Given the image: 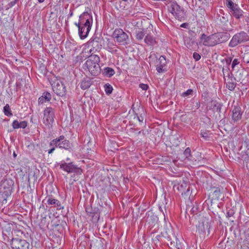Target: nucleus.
I'll list each match as a JSON object with an SVG mask.
<instances>
[{"mask_svg":"<svg viewBox=\"0 0 249 249\" xmlns=\"http://www.w3.org/2000/svg\"><path fill=\"white\" fill-rule=\"evenodd\" d=\"M229 36L226 33H217L207 36L203 34L200 36V41L206 46L213 47L217 44L226 42Z\"/></svg>","mask_w":249,"mask_h":249,"instance_id":"obj_1","label":"nucleus"},{"mask_svg":"<svg viewBox=\"0 0 249 249\" xmlns=\"http://www.w3.org/2000/svg\"><path fill=\"white\" fill-rule=\"evenodd\" d=\"M100 57L96 54H91L83 65L84 71L91 76H96L100 73L99 64Z\"/></svg>","mask_w":249,"mask_h":249,"instance_id":"obj_2","label":"nucleus"},{"mask_svg":"<svg viewBox=\"0 0 249 249\" xmlns=\"http://www.w3.org/2000/svg\"><path fill=\"white\" fill-rule=\"evenodd\" d=\"M168 11L171 13L176 19L182 21L184 20L185 13L183 8L178 4L176 1H168L166 4Z\"/></svg>","mask_w":249,"mask_h":249,"instance_id":"obj_3","label":"nucleus"},{"mask_svg":"<svg viewBox=\"0 0 249 249\" xmlns=\"http://www.w3.org/2000/svg\"><path fill=\"white\" fill-rule=\"evenodd\" d=\"M248 40H249V36L247 33L245 32H240L233 36L229 43V46L233 47L239 44L244 43Z\"/></svg>","mask_w":249,"mask_h":249,"instance_id":"obj_4","label":"nucleus"},{"mask_svg":"<svg viewBox=\"0 0 249 249\" xmlns=\"http://www.w3.org/2000/svg\"><path fill=\"white\" fill-rule=\"evenodd\" d=\"M226 4L227 7L230 9V14L231 16L237 19H240L243 16V10L231 0H226Z\"/></svg>","mask_w":249,"mask_h":249,"instance_id":"obj_5","label":"nucleus"},{"mask_svg":"<svg viewBox=\"0 0 249 249\" xmlns=\"http://www.w3.org/2000/svg\"><path fill=\"white\" fill-rule=\"evenodd\" d=\"M113 36L117 42L122 45H126L129 43L128 36L121 29H116L113 32Z\"/></svg>","mask_w":249,"mask_h":249,"instance_id":"obj_6","label":"nucleus"},{"mask_svg":"<svg viewBox=\"0 0 249 249\" xmlns=\"http://www.w3.org/2000/svg\"><path fill=\"white\" fill-rule=\"evenodd\" d=\"M196 228L197 231L200 235L204 236L206 234L208 235L210 234V225L208 219L204 218L199 221Z\"/></svg>","mask_w":249,"mask_h":249,"instance_id":"obj_7","label":"nucleus"},{"mask_svg":"<svg viewBox=\"0 0 249 249\" xmlns=\"http://www.w3.org/2000/svg\"><path fill=\"white\" fill-rule=\"evenodd\" d=\"M43 122L46 126L50 127L54 122V112L52 107H46L44 110Z\"/></svg>","mask_w":249,"mask_h":249,"instance_id":"obj_8","label":"nucleus"},{"mask_svg":"<svg viewBox=\"0 0 249 249\" xmlns=\"http://www.w3.org/2000/svg\"><path fill=\"white\" fill-rule=\"evenodd\" d=\"M81 27L87 28V32H89L93 22L92 16L88 13H84L80 16Z\"/></svg>","mask_w":249,"mask_h":249,"instance_id":"obj_9","label":"nucleus"},{"mask_svg":"<svg viewBox=\"0 0 249 249\" xmlns=\"http://www.w3.org/2000/svg\"><path fill=\"white\" fill-rule=\"evenodd\" d=\"M11 246L13 249H29L30 244L25 240L20 238H13Z\"/></svg>","mask_w":249,"mask_h":249,"instance_id":"obj_10","label":"nucleus"},{"mask_svg":"<svg viewBox=\"0 0 249 249\" xmlns=\"http://www.w3.org/2000/svg\"><path fill=\"white\" fill-rule=\"evenodd\" d=\"M89 52L92 54L99 51L102 48V44L98 37L90 39L87 43Z\"/></svg>","mask_w":249,"mask_h":249,"instance_id":"obj_11","label":"nucleus"},{"mask_svg":"<svg viewBox=\"0 0 249 249\" xmlns=\"http://www.w3.org/2000/svg\"><path fill=\"white\" fill-rule=\"evenodd\" d=\"M60 167L61 169L68 173H74L77 174H81L82 173L81 169L72 164V162L68 163L66 162L62 163L60 164Z\"/></svg>","mask_w":249,"mask_h":249,"instance_id":"obj_12","label":"nucleus"},{"mask_svg":"<svg viewBox=\"0 0 249 249\" xmlns=\"http://www.w3.org/2000/svg\"><path fill=\"white\" fill-rule=\"evenodd\" d=\"M51 145H55L59 148L68 149L70 147V143L68 140L65 139L64 136H61L58 138L53 140L50 143Z\"/></svg>","mask_w":249,"mask_h":249,"instance_id":"obj_13","label":"nucleus"},{"mask_svg":"<svg viewBox=\"0 0 249 249\" xmlns=\"http://www.w3.org/2000/svg\"><path fill=\"white\" fill-rule=\"evenodd\" d=\"M53 89L54 93L59 96H63L66 94V87L64 83L60 81L54 82Z\"/></svg>","mask_w":249,"mask_h":249,"instance_id":"obj_14","label":"nucleus"},{"mask_svg":"<svg viewBox=\"0 0 249 249\" xmlns=\"http://www.w3.org/2000/svg\"><path fill=\"white\" fill-rule=\"evenodd\" d=\"M166 60L165 57L161 55L156 62V70L162 73L165 71Z\"/></svg>","mask_w":249,"mask_h":249,"instance_id":"obj_15","label":"nucleus"},{"mask_svg":"<svg viewBox=\"0 0 249 249\" xmlns=\"http://www.w3.org/2000/svg\"><path fill=\"white\" fill-rule=\"evenodd\" d=\"M14 182L12 179H4L1 183V187L7 193H11Z\"/></svg>","mask_w":249,"mask_h":249,"instance_id":"obj_16","label":"nucleus"},{"mask_svg":"<svg viewBox=\"0 0 249 249\" xmlns=\"http://www.w3.org/2000/svg\"><path fill=\"white\" fill-rule=\"evenodd\" d=\"M235 79L233 76L228 78H225V82L226 85V87L230 90L234 89L236 83L235 82Z\"/></svg>","mask_w":249,"mask_h":249,"instance_id":"obj_17","label":"nucleus"},{"mask_svg":"<svg viewBox=\"0 0 249 249\" xmlns=\"http://www.w3.org/2000/svg\"><path fill=\"white\" fill-rule=\"evenodd\" d=\"M241 107L239 106H234L232 110V120L234 122H237L241 119Z\"/></svg>","mask_w":249,"mask_h":249,"instance_id":"obj_18","label":"nucleus"},{"mask_svg":"<svg viewBox=\"0 0 249 249\" xmlns=\"http://www.w3.org/2000/svg\"><path fill=\"white\" fill-rule=\"evenodd\" d=\"M158 217L154 215L152 213L148 212L146 214L145 218L146 222L150 225V226H153L158 221Z\"/></svg>","mask_w":249,"mask_h":249,"instance_id":"obj_19","label":"nucleus"},{"mask_svg":"<svg viewBox=\"0 0 249 249\" xmlns=\"http://www.w3.org/2000/svg\"><path fill=\"white\" fill-rule=\"evenodd\" d=\"M47 202L49 205H53L57 208V210L63 209V207L61 206V202L57 199L53 198L52 196H48Z\"/></svg>","mask_w":249,"mask_h":249,"instance_id":"obj_20","label":"nucleus"},{"mask_svg":"<svg viewBox=\"0 0 249 249\" xmlns=\"http://www.w3.org/2000/svg\"><path fill=\"white\" fill-rule=\"evenodd\" d=\"M51 98V94L48 92H45L42 94V95L38 98V104H43L47 102H49Z\"/></svg>","mask_w":249,"mask_h":249,"instance_id":"obj_21","label":"nucleus"},{"mask_svg":"<svg viewBox=\"0 0 249 249\" xmlns=\"http://www.w3.org/2000/svg\"><path fill=\"white\" fill-rule=\"evenodd\" d=\"M27 125V122L25 121L18 122L17 120H15L12 124V126L14 129L25 128Z\"/></svg>","mask_w":249,"mask_h":249,"instance_id":"obj_22","label":"nucleus"},{"mask_svg":"<svg viewBox=\"0 0 249 249\" xmlns=\"http://www.w3.org/2000/svg\"><path fill=\"white\" fill-rule=\"evenodd\" d=\"M92 84L89 78H84L81 83L80 87L83 89H86L90 87Z\"/></svg>","mask_w":249,"mask_h":249,"instance_id":"obj_23","label":"nucleus"},{"mask_svg":"<svg viewBox=\"0 0 249 249\" xmlns=\"http://www.w3.org/2000/svg\"><path fill=\"white\" fill-rule=\"evenodd\" d=\"M87 28L84 27H79L78 34L81 39H84L88 36L89 32H87Z\"/></svg>","mask_w":249,"mask_h":249,"instance_id":"obj_24","label":"nucleus"},{"mask_svg":"<svg viewBox=\"0 0 249 249\" xmlns=\"http://www.w3.org/2000/svg\"><path fill=\"white\" fill-rule=\"evenodd\" d=\"M144 42L149 45H154L156 42L155 38L151 35H147L144 38Z\"/></svg>","mask_w":249,"mask_h":249,"instance_id":"obj_25","label":"nucleus"},{"mask_svg":"<svg viewBox=\"0 0 249 249\" xmlns=\"http://www.w3.org/2000/svg\"><path fill=\"white\" fill-rule=\"evenodd\" d=\"M145 35V33L143 30H139L136 31V38L138 40H142Z\"/></svg>","mask_w":249,"mask_h":249,"instance_id":"obj_26","label":"nucleus"},{"mask_svg":"<svg viewBox=\"0 0 249 249\" xmlns=\"http://www.w3.org/2000/svg\"><path fill=\"white\" fill-rule=\"evenodd\" d=\"M222 71L224 75V78L225 79V78H228L233 76L232 73L230 71V69L228 67H227L226 68H223Z\"/></svg>","mask_w":249,"mask_h":249,"instance_id":"obj_27","label":"nucleus"},{"mask_svg":"<svg viewBox=\"0 0 249 249\" xmlns=\"http://www.w3.org/2000/svg\"><path fill=\"white\" fill-rule=\"evenodd\" d=\"M104 73L106 75L111 77L115 73L114 70L109 67H107L104 69Z\"/></svg>","mask_w":249,"mask_h":249,"instance_id":"obj_28","label":"nucleus"},{"mask_svg":"<svg viewBox=\"0 0 249 249\" xmlns=\"http://www.w3.org/2000/svg\"><path fill=\"white\" fill-rule=\"evenodd\" d=\"M3 111L4 114L7 116H11L13 115L10 107L8 104H6L4 107Z\"/></svg>","mask_w":249,"mask_h":249,"instance_id":"obj_29","label":"nucleus"},{"mask_svg":"<svg viewBox=\"0 0 249 249\" xmlns=\"http://www.w3.org/2000/svg\"><path fill=\"white\" fill-rule=\"evenodd\" d=\"M105 91L107 94H110L113 90L112 87L109 84H106L104 86Z\"/></svg>","mask_w":249,"mask_h":249,"instance_id":"obj_30","label":"nucleus"},{"mask_svg":"<svg viewBox=\"0 0 249 249\" xmlns=\"http://www.w3.org/2000/svg\"><path fill=\"white\" fill-rule=\"evenodd\" d=\"M219 20L223 24H226L228 21V18L227 15L223 14L222 15L219 16Z\"/></svg>","mask_w":249,"mask_h":249,"instance_id":"obj_31","label":"nucleus"},{"mask_svg":"<svg viewBox=\"0 0 249 249\" xmlns=\"http://www.w3.org/2000/svg\"><path fill=\"white\" fill-rule=\"evenodd\" d=\"M176 242L175 241H171L170 243V245L171 246L173 247H175L177 249H181V246L180 243H178V239H176Z\"/></svg>","mask_w":249,"mask_h":249,"instance_id":"obj_32","label":"nucleus"},{"mask_svg":"<svg viewBox=\"0 0 249 249\" xmlns=\"http://www.w3.org/2000/svg\"><path fill=\"white\" fill-rule=\"evenodd\" d=\"M211 133L208 131H201L200 135L205 140H207L209 138Z\"/></svg>","mask_w":249,"mask_h":249,"instance_id":"obj_33","label":"nucleus"},{"mask_svg":"<svg viewBox=\"0 0 249 249\" xmlns=\"http://www.w3.org/2000/svg\"><path fill=\"white\" fill-rule=\"evenodd\" d=\"M183 155L184 157L189 159V157L191 156V149L187 147L183 152Z\"/></svg>","mask_w":249,"mask_h":249,"instance_id":"obj_34","label":"nucleus"},{"mask_svg":"<svg viewBox=\"0 0 249 249\" xmlns=\"http://www.w3.org/2000/svg\"><path fill=\"white\" fill-rule=\"evenodd\" d=\"M193 92V90L192 89H189L186 91L184 92L182 94V96L186 97L190 95H192Z\"/></svg>","mask_w":249,"mask_h":249,"instance_id":"obj_35","label":"nucleus"},{"mask_svg":"<svg viewBox=\"0 0 249 249\" xmlns=\"http://www.w3.org/2000/svg\"><path fill=\"white\" fill-rule=\"evenodd\" d=\"M243 60L245 62L249 63V52L245 53L243 56Z\"/></svg>","mask_w":249,"mask_h":249,"instance_id":"obj_36","label":"nucleus"},{"mask_svg":"<svg viewBox=\"0 0 249 249\" xmlns=\"http://www.w3.org/2000/svg\"><path fill=\"white\" fill-rule=\"evenodd\" d=\"M221 192L219 188H217L213 192V195L216 196V198L218 199L220 197Z\"/></svg>","mask_w":249,"mask_h":249,"instance_id":"obj_37","label":"nucleus"},{"mask_svg":"<svg viewBox=\"0 0 249 249\" xmlns=\"http://www.w3.org/2000/svg\"><path fill=\"white\" fill-rule=\"evenodd\" d=\"M244 244L247 247L248 249H249V236L246 237L244 240Z\"/></svg>","mask_w":249,"mask_h":249,"instance_id":"obj_38","label":"nucleus"},{"mask_svg":"<svg viewBox=\"0 0 249 249\" xmlns=\"http://www.w3.org/2000/svg\"><path fill=\"white\" fill-rule=\"evenodd\" d=\"M193 57L196 61H198L200 59L201 56L199 54L195 52L193 53Z\"/></svg>","mask_w":249,"mask_h":249,"instance_id":"obj_39","label":"nucleus"},{"mask_svg":"<svg viewBox=\"0 0 249 249\" xmlns=\"http://www.w3.org/2000/svg\"><path fill=\"white\" fill-rule=\"evenodd\" d=\"M239 63V61L238 59H234L232 62L231 65L232 69H233L237 65H238Z\"/></svg>","mask_w":249,"mask_h":249,"instance_id":"obj_40","label":"nucleus"},{"mask_svg":"<svg viewBox=\"0 0 249 249\" xmlns=\"http://www.w3.org/2000/svg\"><path fill=\"white\" fill-rule=\"evenodd\" d=\"M139 87L143 90H146L148 88V86L144 84H140Z\"/></svg>","mask_w":249,"mask_h":249,"instance_id":"obj_41","label":"nucleus"},{"mask_svg":"<svg viewBox=\"0 0 249 249\" xmlns=\"http://www.w3.org/2000/svg\"><path fill=\"white\" fill-rule=\"evenodd\" d=\"M18 1H19V0H13V1H11L9 3L8 5H9L10 7H12L13 6H14Z\"/></svg>","mask_w":249,"mask_h":249,"instance_id":"obj_42","label":"nucleus"},{"mask_svg":"<svg viewBox=\"0 0 249 249\" xmlns=\"http://www.w3.org/2000/svg\"><path fill=\"white\" fill-rule=\"evenodd\" d=\"M234 214V213L232 211H229L227 213V217H231L233 216Z\"/></svg>","mask_w":249,"mask_h":249,"instance_id":"obj_43","label":"nucleus"},{"mask_svg":"<svg viewBox=\"0 0 249 249\" xmlns=\"http://www.w3.org/2000/svg\"><path fill=\"white\" fill-rule=\"evenodd\" d=\"M74 24L78 28V31L79 30V27H81V21H80V19H79L78 23L75 22Z\"/></svg>","mask_w":249,"mask_h":249,"instance_id":"obj_44","label":"nucleus"},{"mask_svg":"<svg viewBox=\"0 0 249 249\" xmlns=\"http://www.w3.org/2000/svg\"><path fill=\"white\" fill-rule=\"evenodd\" d=\"M137 119L138 120V121L140 122H142V121L143 120V117L141 115L140 116H138L137 117Z\"/></svg>","mask_w":249,"mask_h":249,"instance_id":"obj_45","label":"nucleus"},{"mask_svg":"<svg viewBox=\"0 0 249 249\" xmlns=\"http://www.w3.org/2000/svg\"><path fill=\"white\" fill-rule=\"evenodd\" d=\"M226 63L227 64L229 65L231 62V58H228V59H226Z\"/></svg>","mask_w":249,"mask_h":249,"instance_id":"obj_46","label":"nucleus"},{"mask_svg":"<svg viewBox=\"0 0 249 249\" xmlns=\"http://www.w3.org/2000/svg\"><path fill=\"white\" fill-rule=\"evenodd\" d=\"M221 108V106L220 104L218 105L217 107V108H216V111L219 112H220Z\"/></svg>","mask_w":249,"mask_h":249,"instance_id":"obj_47","label":"nucleus"},{"mask_svg":"<svg viewBox=\"0 0 249 249\" xmlns=\"http://www.w3.org/2000/svg\"><path fill=\"white\" fill-rule=\"evenodd\" d=\"M54 149H55L54 147H53L52 149H51L50 150H49L48 153L49 154L52 153L54 151Z\"/></svg>","mask_w":249,"mask_h":249,"instance_id":"obj_48","label":"nucleus"},{"mask_svg":"<svg viewBox=\"0 0 249 249\" xmlns=\"http://www.w3.org/2000/svg\"><path fill=\"white\" fill-rule=\"evenodd\" d=\"M187 26V23H182V24L180 25V27H183V28H186Z\"/></svg>","mask_w":249,"mask_h":249,"instance_id":"obj_49","label":"nucleus"},{"mask_svg":"<svg viewBox=\"0 0 249 249\" xmlns=\"http://www.w3.org/2000/svg\"><path fill=\"white\" fill-rule=\"evenodd\" d=\"M246 21L247 22V25H249V17L246 18Z\"/></svg>","mask_w":249,"mask_h":249,"instance_id":"obj_50","label":"nucleus"},{"mask_svg":"<svg viewBox=\"0 0 249 249\" xmlns=\"http://www.w3.org/2000/svg\"><path fill=\"white\" fill-rule=\"evenodd\" d=\"M39 3H42L45 0H37Z\"/></svg>","mask_w":249,"mask_h":249,"instance_id":"obj_51","label":"nucleus"},{"mask_svg":"<svg viewBox=\"0 0 249 249\" xmlns=\"http://www.w3.org/2000/svg\"><path fill=\"white\" fill-rule=\"evenodd\" d=\"M247 31H248V32L249 33V25H248V30H247Z\"/></svg>","mask_w":249,"mask_h":249,"instance_id":"obj_52","label":"nucleus"},{"mask_svg":"<svg viewBox=\"0 0 249 249\" xmlns=\"http://www.w3.org/2000/svg\"><path fill=\"white\" fill-rule=\"evenodd\" d=\"M14 156L15 157V156H16V154H15V153H14Z\"/></svg>","mask_w":249,"mask_h":249,"instance_id":"obj_53","label":"nucleus"},{"mask_svg":"<svg viewBox=\"0 0 249 249\" xmlns=\"http://www.w3.org/2000/svg\"><path fill=\"white\" fill-rule=\"evenodd\" d=\"M69 160H70V159H69V158H67V159H66V160H67V161H68Z\"/></svg>","mask_w":249,"mask_h":249,"instance_id":"obj_54","label":"nucleus"},{"mask_svg":"<svg viewBox=\"0 0 249 249\" xmlns=\"http://www.w3.org/2000/svg\"><path fill=\"white\" fill-rule=\"evenodd\" d=\"M72 15V13H71V14H70V16H71Z\"/></svg>","mask_w":249,"mask_h":249,"instance_id":"obj_55","label":"nucleus"}]
</instances>
